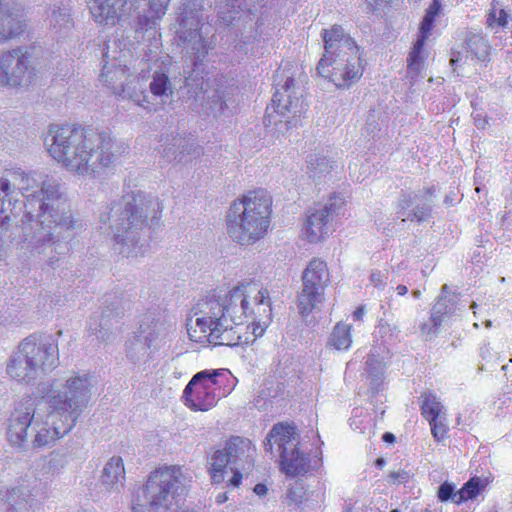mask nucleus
Here are the masks:
<instances>
[{"label":"nucleus","instance_id":"obj_43","mask_svg":"<svg viewBox=\"0 0 512 512\" xmlns=\"http://www.w3.org/2000/svg\"><path fill=\"white\" fill-rule=\"evenodd\" d=\"M444 321L437 317L436 315H433L431 312V315L427 322H424L421 324L420 329L422 335L425 337L426 340L433 339L439 332V328L442 325Z\"/></svg>","mask_w":512,"mask_h":512},{"label":"nucleus","instance_id":"obj_24","mask_svg":"<svg viewBox=\"0 0 512 512\" xmlns=\"http://www.w3.org/2000/svg\"><path fill=\"white\" fill-rule=\"evenodd\" d=\"M433 24L434 22L426 19H423L420 24L419 36L416 42L414 43L407 58L408 73L411 75L412 78L418 76L423 68L425 60L423 48L427 38L430 35V31L433 27Z\"/></svg>","mask_w":512,"mask_h":512},{"label":"nucleus","instance_id":"obj_38","mask_svg":"<svg viewBox=\"0 0 512 512\" xmlns=\"http://www.w3.org/2000/svg\"><path fill=\"white\" fill-rule=\"evenodd\" d=\"M250 441L239 436L231 437L223 449L224 453L231 458L233 464H237L238 460L245 455L249 449Z\"/></svg>","mask_w":512,"mask_h":512},{"label":"nucleus","instance_id":"obj_26","mask_svg":"<svg viewBox=\"0 0 512 512\" xmlns=\"http://www.w3.org/2000/svg\"><path fill=\"white\" fill-rule=\"evenodd\" d=\"M138 336H141L150 351L156 352L165 343L168 336V327L160 320L143 321L140 324V334Z\"/></svg>","mask_w":512,"mask_h":512},{"label":"nucleus","instance_id":"obj_46","mask_svg":"<svg viewBox=\"0 0 512 512\" xmlns=\"http://www.w3.org/2000/svg\"><path fill=\"white\" fill-rule=\"evenodd\" d=\"M379 115V112L375 110L369 111L364 128L367 136L374 137L380 131Z\"/></svg>","mask_w":512,"mask_h":512},{"label":"nucleus","instance_id":"obj_63","mask_svg":"<svg viewBox=\"0 0 512 512\" xmlns=\"http://www.w3.org/2000/svg\"><path fill=\"white\" fill-rule=\"evenodd\" d=\"M435 17H436V16L431 15V14H429V13H427V12H426V13H425V15H424V17H423V19L431 20L432 22H434Z\"/></svg>","mask_w":512,"mask_h":512},{"label":"nucleus","instance_id":"obj_52","mask_svg":"<svg viewBox=\"0 0 512 512\" xmlns=\"http://www.w3.org/2000/svg\"><path fill=\"white\" fill-rule=\"evenodd\" d=\"M441 9V3L439 0H433V2L429 5L427 9V13L437 16Z\"/></svg>","mask_w":512,"mask_h":512},{"label":"nucleus","instance_id":"obj_34","mask_svg":"<svg viewBox=\"0 0 512 512\" xmlns=\"http://www.w3.org/2000/svg\"><path fill=\"white\" fill-rule=\"evenodd\" d=\"M228 465H234L231 458L223 450H217L211 459L210 474L213 483H222L227 473Z\"/></svg>","mask_w":512,"mask_h":512},{"label":"nucleus","instance_id":"obj_30","mask_svg":"<svg viewBox=\"0 0 512 512\" xmlns=\"http://www.w3.org/2000/svg\"><path fill=\"white\" fill-rule=\"evenodd\" d=\"M217 23L229 27L241 11L240 0H214Z\"/></svg>","mask_w":512,"mask_h":512},{"label":"nucleus","instance_id":"obj_49","mask_svg":"<svg viewBox=\"0 0 512 512\" xmlns=\"http://www.w3.org/2000/svg\"><path fill=\"white\" fill-rule=\"evenodd\" d=\"M387 280V273L376 270L373 271L370 275V282L374 287L384 288Z\"/></svg>","mask_w":512,"mask_h":512},{"label":"nucleus","instance_id":"obj_32","mask_svg":"<svg viewBox=\"0 0 512 512\" xmlns=\"http://www.w3.org/2000/svg\"><path fill=\"white\" fill-rule=\"evenodd\" d=\"M352 344L351 326L349 324L337 323L326 344L327 348H333L338 351L348 350Z\"/></svg>","mask_w":512,"mask_h":512},{"label":"nucleus","instance_id":"obj_39","mask_svg":"<svg viewBox=\"0 0 512 512\" xmlns=\"http://www.w3.org/2000/svg\"><path fill=\"white\" fill-rule=\"evenodd\" d=\"M150 93L154 96H168L172 94V84L165 73L157 72L149 83Z\"/></svg>","mask_w":512,"mask_h":512},{"label":"nucleus","instance_id":"obj_58","mask_svg":"<svg viewBox=\"0 0 512 512\" xmlns=\"http://www.w3.org/2000/svg\"><path fill=\"white\" fill-rule=\"evenodd\" d=\"M382 439L387 443H393L395 441V436L390 432H386L383 434Z\"/></svg>","mask_w":512,"mask_h":512},{"label":"nucleus","instance_id":"obj_7","mask_svg":"<svg viewBox=\"0 0 512 512\" xmlns=\"http://www.w3.org/2000/svg\"><path fill=\"white\" fill-rule=\"evenodd\" d=\"M58 365L59 348L54 336L33 333L25 337L12 352L6 363V373L18 383L31 384Z\"/></svg>","mask_w":512,"mask_h":512},{"label":"nucleus","instance_id":"obj_2","mask_svg":"<svg viewBox=\"0 0 512 512\" xmlns=\"http://www.w3.org/2000/svg\"><path fill=\"white\" fill-rule=\"evenodd\" d=\"M93 388L88 374L74 373L53 379L42 390L40 400L23 398L8 419L9 444L21 450L54 444L75 427L90 403Z\"/></svg>","mask_w":512,"mask_h":512},{"label":"nucleus","instance_id":"obj_11","mask_svg":"<svg viewBox=\"0 0 512 512\" xmlns=\"http://www.w3.org/2000/svg\"><path fill=\"white\" fill-rule=\"evenodd\" d=\"M204 4L205 0H186L175 36L195 66L203 62L209 51L201 33L204 20L208 19L203 15Z\"/></svg>","mask_w":512,"mask_h":512},{"label":"nucleus","instance_id":"obj_8","mask_svg":"<svg viewBox=\"0 0 512 512\" xmlns=\"http://www.w3.org/2000/svg\"><path fill=\"white\" fill-rule=\"evenodd\" d=\"M271 206L272 199L264 190L250 191L233 201L225 217L231 240L248 246L264 238L270 225Z\"/></svg>","mask_w":512,"mask_h":512},{"label":"nucleus","instance_id":"obj_56","mask_svg":"<svg viewBox=\"0 0 512 512\" xmlns=\"http://www.w3.org/2000/svg\"><path fill=\"white\" fill-rule=\"evenodd\" d=\"M287 497L293 502H299L301 498V496L298 495L293 489L288 490Z\"/></svg>","mask_w":512,"mask_h":512},{"label":"nucleus","instance_id":"obj_60","mask_svg":"<svg viewBox=\"0 0 512 512\" xmlns=\"http://www.w3.org/2000/svg\"><path fill=\"white\" fill-rule=\"evenodd\" d=\"M227 500V496L225 493H219L217 496H216V502L218 504H222L224 503L225 501Z\"/></svg>","mask_w":512,"mask_h":512},{"label":"nucleus","instance_id":"obj_54","mask_svg":"<svg viewBox=\"0 0 512 512\" xmlns=\"http://www.w3.org/2000/svg\"><path fill=\"white\" fill-rule=\"evenodd\" d=\"M365 314V306H359L354 312H353V319L355 321L362 320L363 316Z\"/></svg>","mask_w":512,"mask_h":512},{"label":"nucleus","instance_id":"obj_33","mask_svg":"<svg viewBox=\"0 0 512 512\" xmlns=\"http://www.w3.org/2000/svg\"><path fill=\"white\" fill-rule=\"evenodd\" d=\"M366 371L371 379V390L377 392L383 379L384 363L383 360L379 358V353L375 349L367 356Z\"/></svg>","mask_w":512,"mask_h":512},{"label":"nucleus","instance_id":"obj_55","mask_svg":"<svg viewBox=\"0 0 512 512\" xmlns=\"http://www.w3.org/2000/svg\"><path fill=\"white\" fill-rule=\"evenodd\" d=\"M474 120H475V125L477 126V128H479V129H485L486 128V125H487L486 118H481L480 115L477 114L474 117Z\"/></svg>","mask_w":512,"mask_h":512},{"label":"nucleus","instance_id":"obj_14","mask_svg":"<svg viewBox=\"0 0 512 512\" xmlns=\"http://www.w3.org/2000/svg\"><path fill=\"white\" fill-rule=\"evenodd\" d=\"M226 370H203L196 373L186 385L182 398L185 405L194 411H208L217 404L219 396L215 393L217 378L225 375Z\"/></svg>","mask_w":512,"mask_h":512},{"label":"nucleus","instance_id":"obj_59","mask_svg":"<svg viewBox=\"0 0 512 512\" xmlns=\"http://www.w3.org/2000/svg\"><path fill=\"white\" fill-rule=\"evenodd\" d=\"M396 290L397 293L401 296L405 295L408 292V288L405 285H398Z\"/></svg>","mask_w":512,"mask_h":512},{"label":"nucleus","instance_id":"obj_1","mask_svg":"<svg viewBox=\"0 0 512 512\" xmlns=\"http://www.w3.org/2000/svg\"><path fill=\"white\" fill-rule=\"evenodd\" d=\"M18 223L23 225L22 241L51 268L58 266L82 226L57 180L21 169L0 178V249L16 240Z\"/></svg>","mask_w":512,"mask_h":512},{"label":"nucleus","instance_id":"obj_45","mask_svg":"<svg viewBox=\"0 0 512 512\" xmlns=\"http://www.w3.org/2000/svg\"><path fill=\"white\" fill-rule=\"evenodd\" d=\"M458 491H455V486L451 483L444 482L438 488V498L442 502H446L451 500L456 504H460L457 501Z\"/></svg>","mask_w":512,"mask_h":512},{"label":"nucleus","instance_id":"obj_3","mask_svg":"<svg viewBox=\"0 0 512 512\" xmlns=\"http://www.w3.org/2000/svg\"><path fill=\"white\" fill-rule=\"evenodd\" d=\"M190 339L213 346H239L261 337L271 322L269 292L260 283L242 282L224 295L212 293L192 308Z\"/></svg>","mask_w":512,"mask_h":512},{"label":"nucleus","instance_id":"obj_57","mask_svg":"<svg viewBox=\"0 0 512 512\" xmlns=\"http://www.w3.org/2000/svg\"><path fill=\"white\" fill-rule=\"evenodd\" d=\"M366 2L371 6H380L383 4H387L392 2V0H366Z\"/></svg>","mask_w":512,"mask_h":512},{"label":"nucleus","instance_id":"obj_13","mask_svg":"<svg viewBox=\"0 0 512 512\" xmlns=\"http://www.w3.org/2000/svg\"><path fill=\"white\" fill-rule=\"evenodd\" d=\"M295 80L288 77L281 89H276L272 98V108L275 115L267 113L264 119L265 126L272 123L281 133L288 130L295 117H299L305 110L304 102L295 95Z\"/></svg>","mask_w":512,"mask_h":512},{"label":"nucleus","instance_id":"obj_15","mask_svg":"<svg viewBox=\"0 0 512 512\" xmlns=\"http://www.w3.org/2000/svg\"><path fill=\"white\" fill-rule=\"evenodd\" d=\"M435 187L429 186L418 192L401 191L396 203V213L402 221H428L432 217Z\"/></svg>","mask_w":512,"mask_h":512},{"label":"nucleus","instance_id":"obj_18","mask_svg":"<svg viewBox=\"0 0 512 512\" xmlns=\"http://www.w3.org/2000/svg\"><path fill=\"white\" fill-rule=\"evenodd\" d=\"M344 202L341 198L330 199L324 205H316L306 213L303 226V233L310 243L321 241L330 230V221L334 215H339L343 209Z\"/></svg>","mask_w":512,"mask_h":512},{"label":"nucleus","instance_id":"obj_42","mask_svg":"<svg viewBox=\"0 0 512 512\" xmlns=\"http://www.w3.org/2000/svg\"><path fill=\"white\" fill-rule=\"evenodd\" d=\"M68 457L64 453L54 451L50 453L46 463V471L52 475L59 474L67 465Z\"/></svg>","mask_w":512,"mask_h":512},{"label":"nucleus","instance_id":"obj_53","mask_svg":"<svg viewBox=\"0 0 512 512\" xmlns=\"http://www.w3.org/2000/svg\"><path fill=\"white\" fill-rule=\"evenodd\" d=\"M253 491L258 496H265L267 494V492H268V488H267V486L265 484L258 483V484L255 485Z\"/></svg>","mask_w":512,"mask_h":512},{"label":"nucleus","instance_id":"obj_51","mask_svg":"<svg viewBox=\"0 0 512 512\" xmlns=\"http://www.w3.org/2000/svg\"><path fill=\"white\" fill-rule=\"evenodd\" d=\"M230 470H231V472H233V476L229 479V485H231L233 487H237L241 483L242 475L237 470V468L231 467Z\"/></svg>","mask_w":512,"mask_h":512},{"label":"nucleus","instance_id":"obj_5","mask_svg":"<svg viewBox=\"0 0 512 512\" xmlns=\"http://www.w3.org/2000/svg\"><path fill=\"white\" fill-rule=\"evenodd\" d=\"M163 205L158 198L141 190L129 191L112 201L100 214V221L113 220L114 250L126 258L143 256L148 249L147 227L159 220Z\"/></svg>","mask_w":512,"mask_h":512},{"label":"nucleus","instance_id":"obj_4","mask_svg":"<svg viewBox=\"0 0 512 512\" xmlns=\"http://www.w3.org/2000/svg\"><path fill=\"white\" fill-rule=\"evenodd\" d=\"M50 156L71 173L98 178L112 170L125 152L124 144L107 132L80 126L51 125L45 138Z\"/></svg>","mask_w":512,"mask_h":512},{"label":"nucleus","instance_id":"obj_27","mask_svg":"<svg viewBox=\"0 0 512 512\" xmlns=\"http://www.w3.org/2000/svg\"><path fill=\"white\" fill-rule=\"evenodd\" d=\"M125 481V468L121 457H112L104 466L101 483L109 491H119Z\"/></svg>","mask_w":512,"mask_h":512},{"label":"nucleus","instance_id":"obj_62","mask_svg":"<svg viewBox=\"0 0 512 512\" xmlns=\"http://www.w3.org/2000/svg\"><path fill=\"white\" fill-rule=\"evenodd\" d=\"M386 464V461L384 458H377L376 461H375V465L378 467V468H383Z\"/></svg>","mask_w":512,"mask_h":512},{"label":"nucleus","instance_id":"obj_36","mask_svg":"<svg viewBox=\"0 0 512 512\" xmlns=\"http://www.w3.org/2000/svg\"><path fill=\"white\" fill-rule=\"evenodd\" d=\"M421 413L427 421H435L443 416V405L433 393L424 392L421 394Z\"/></svg>","mask_w":512,"mask_h":512},{"label":"nucleus","instance_id":"obj_44","mask_svg":"<svg viewBox=\"0 0 512 512\" xmlns=\"http://www.w3.org/2000/svg\"><path fill=\"white\" fill-rule=\"evenodd\" d=\"M413 477L411 470L398 469L390 471L387 475V483L389 485H401L406 484Z\"/></svg>","mask_w":512,"mask_h":512},{"label":"nucleus","instance_id":"obj_12","mask_svg":"<svg viewBox=\"0 0 512 512\" xmlns=\"http://www.w3.org/2000/svg\"><path fill=\"white\" fill-rule=\"evenodd\" d=\"M330 283L326 262L312 259L302 274V289L298 294V308L302 316L310 314L324 301V292Z\"/></svg>","mask_w":512,"mask_h":512},{"label":"nucleus","instance_id":"obj_6","mask_svg":"<svg viewBox=\"0 0 512 512\" xmlns=\"http://www.w3.org/2000/svg\"><path fill=\"white\" fill-rule=\"evenodd\" d=\"M324 54L317 65L320 76L337 88L348 89L363 75L361 51L356 42L339 25L322 31Z\"/></svg>","mask_w":512,"mask_h":512},{"label":"nucleus","instance_id":"obj_37","mask_svg":"<svg viewBox=\"0 0 512 512\" xmlns=\"http://www.w3.org/2000/svg\"><path fill=\"white\" fill-rule=\"evenodd\" d=\"M468 52L480 62L489 61L491 46L488 41L478 34H473L467 39Z\"/></svg>","mask_w":512,"mask_h":512},{"label":"nucleus","instance_id":"obj_16","mask_svg":"<svg viewBox=\"0 0 512 512\" xmlns=\"http://www.w3.org/2000/svg\"><path fill=\"white\" fill-rule=\"evenodd\" d=\"M116 41L108 43L103 52V67L100 74V81L109 88L116 96L123 94L124 85L132 74L126 64V52L118 51Z\"/></svg>","mask_w":512,"mask_h":512},{"label":"nucleus","instance_id":"obj_50","mask_svg":"<svg viewBox=\"0 0 512 512\" xmlns=\"http://www.w3.org/2000/svg\"><path fill=\"white\" fill-rule=\"evenodd\" d=\"M19 319L11 314L0 313V326H8L12 323L18 322Z\"/></svg>","mask_w":512,"mask_h":512},{"label":"nucleus","instance_id":"obj_41","mask_svg":"<svg viewBox=\"0 0 512 512\" xmlns=\"http://www.w3.org/2000/svg\"><path fill=\"white\" fill-rule=\"evenodd\" d=\"M508 13L502 8L497 0H493L491 3V9L487 16V24L492 27L494 24L504 27L508 24L509 20Z\"/></svg>","mask_w":512,"mask_h":512},{"label":"nucleus","instance_id":"obj_28","mask_svg":"<svg viewBox=\"0 0 512 512\" xmlns=\"http://www.w3.org/2000/svg\"><path fill=\"white\" fill-rule=\"evenodd\" d=\"M448 289L447 284L442 286L441 294L438 296L436 303L431 309L433 315H436L442 319V321H446V319L453 316L458 310H461L459 295L450 293Z\"/></svg>","mask_w":512,"mask_h":512},{"label":"nucleus","instance_id":"obj_29","mask_svg":"<svg viewBox=\"0 0 512 512\" xmlns=\"http://www.w3.org/2000/svg\"><path fill=\"white\" fill-rule=\"evenodd\" d=\"M48 19L50 28L60 35L68 34L74 26L70 7L62 3L50 8Z\"/></svg>","mask_w":512,"mask_h":512},{"label":"nucleus","instance_id":"obj_31","mask_svg":"<svg viewBox=\"0 0 512 512\" xmlns=\"http://www.w3.org/2000/svg\"><path fill=\"white\" fill-rule=\"evenodd\" d=\"M150 348L142 340L141 336H135L127 342L126 357L134 365H142L150 361Z\"/></svg>","mask_w":512,"mask_h":512},{"label":"nucleus","instance_id":"obj_64","mask_svg":"<svg viewBox=\"0 0 512 512\" xmlns=\"http://www.w3.org/2000/svg\"><path fill=\"white\" fill-rule=\"evenodd\" d=\"M411 512H436L435 510H431L429 508L420 509V510H412Z\"/></svg>","mask_w":512,"mask_h":512},{"label":"nucleus","instance_id":"obj_40","mask_svg":"<svg viewBox=\"0 0 512 512\" xmlns=\"http://www.w3.org/2000/svg\"><path fill=\"white\" fill-rule=\"evenodd\" d=\"M483 485L481 484V480L477 477L471 478L467 481L463 487L458 490L457 501L460 504L469 499H474L481 492Z\"/></svg>","mask_w":512,"mask_h":512},{"label":"nucleus","instance_id":"obj_35","mask_svg":"<svg viewBox=\"0 0 512 512\" xmlns=\"http://www.w3.org/2000/svg\"><path fill=\"white\" fill-rule=\"evenodd\" d=\"M307 173L311 178L319 179L332 169L331 161L320 154H310L306 159Z\"/></svg>","mask_w":512,"mask_h":512},{"label":"nucleus","instance_id":"obj_21","mask_svg":"<svg viewBox=\"0 0 512 512\" xmlns=\"http://www.w3.org/2000/svg\"><path fill=\"white\" fill-rule=\"evenodd\" d=\"M130 0H87L92 19L99 25L115 26Z\"/></svg>","mask_w":512,"mask_h":512},{"label":"nucleus","instance_id":"obj_17","mask_svg":"<svg viewBox=\"0 0 512 512\" xmlns=\"http://www.w3.org/2000/svg\"><path fill=\"white\" fill-rule=\"evenodd\" d=\"M31 55L22 47L0 54V86L18 87L30 81Z\"/></svg>","mask_w":512,"mask_h":512},{"label":"nucleus","instance_id":"obj_23","mask_svg":"<svg viewBox=\"0 0 512 512\" xmlns=\"http://www.w3.org/2000/svg\"><path fill=\"white\" fill-rule=\"evenodd\" d=\"M25 23L20 10L11 7L10 2L0 0V41H5L21 35Z\"/></svg>","mask_w":512,"mask_h":512},{"label":"nucleus","instance_id":"obj_20","mask_svg":"<svg viewBox=\"0 0 512 512\" xmlns=\"http://www.w3.org/2000/svg\"><path fill=\"white\" fill-rule=\"evenodd\" d=\"M103 303L104 309L89 318L87 333L89 337L94 336L99 342H108L112 339L114 326L123 314V308L116 295L105 296Z\"/></svg>","mask_w":512,"mask_h":512},{"label":"nucleus","instance_id":"obj_48","mask_svg":"<svg viewBox=\"0 0 512 512\" xmlns=\"http://www.w3.org/2000/svg\"><path fill=\"white\" fill-rule=\"evenodd\" d=\"M151 11L155 16L160 17L165 14L169 0H147Z\"/></svg>","mask_w":512,"mask_h":512},{"label":"nucleus","instance_id":"obj_47","mask_svg":"<svg viewBox=\"0 0 512 512\" xmlns=\"http://www.w3.org/2000/svg\"><path fill=\"white\" fill-rule=\"evenodd\" d=\"M444 417L436 418L435 421H428L431 426V432L435 440H442L447 433V425L443 421Z\"/></svg>","mask_w":512,"mask_h":512},{"label":"nucleus","instance_id":"obj_61","mask_svg":"<svg viewBox=\"0 0 512 512\" xmlns=\"http://www.w3.org/2000/svg\"><path fill=\"white\" fill-rule=\"evenodd\" d=\"M460 61V53H458L457 55L455 53H453L451 59H450V63L452 66H456V64Z\"/></svg>","mask_w":512,"mask_h":512},{"label":"nucleus","instance_id":"obj_25","mask_svg":"<svg viewBox=\"0 0 512 512\" xmlns=\"http://www.w3.org/2000/svg\"><path fill=\"white\" fill-rule=\"evenodd\" d=\"M148 78L145 74H132L124 85L123 94H119L118 97L123 99H129L138 106L145 109H150L149 92L147 90Z\"/></svg>","mask_w":512,"mask_h":512},{"label":"nucleus","instance_id":"obj_10","mask_svg":"<svg viewBox=\"0 0 512 512\" xmlns=\"http://www.w3.org/2000/svg\"><path fill=\"white\" fill-rule=\"evenodd\" d=\"M274 445L280 458V469L288 477H297L306 474L310 469L309 455L300 451L299 435L293 425L277 423L266 436L264 449L272 452Z\"/></svg>","mask_w":512,"mask_h":512},{"label":"nucleus","instance_id":"obj_22","mask_svg":"<svg viewBox=\"0 0 512 512\" xmlns=\"http://www.w3.org/2000/svg\"><path fill=\"white\" fill-rule=\"evenodd\" d=\"M35 499L25 486L0 491V512H32Z\"/></svg>","mask_w":512,"mask_h":512},{"label":"nucleus","instance_id":"obj_9","mask_svg":"<svg viewBox=\"0 0 512 512\" xmlns=\"http://www.w3.org/2000/svg\"><path fill=\"white\" fill-rule=\"evenodd\" d=\"M184 475L179 466L160 467L148 476L132 501L134 512H163L171 509L176 496L184 491Z\"/></svg>","mask_w":512,"mask_h":512},{"label":"nucleus","instance_id":"obj_19","mask_svg":"<svg viewBox=\"0 0 512 512\" xmlns=\"http://www.w3.org/2000/svg\"><path fill=\"white\" fill-rule=\"evenodd\" d=\"M159 142L158 152L163 164H169L175 160L178 163L187 164L204 153L203 148L194 139L180 134L162 135Z\"/></svg>","mask_w":512,"mask_h":512}]
</instances>
